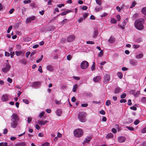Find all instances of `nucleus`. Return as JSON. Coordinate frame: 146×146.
I'll return each instance as SVG.
<instances>
[{
  "instance_id": "obj_1",
  "label": "nucleus",
  "mask_w": 146,
  "mask_h": 146,
  "mask_svg": "<svg viewBox=\"0 0 146 146\" xmlns=\"http://www.w3.org/2000/svg\"><path fill=\"white\" fill-rule=\"evenodd\" d=\"M11 127L13 128H15L17 125L19 118L18 116L15 113H13L11 116Z\"/></svg>"
},
{
  "instance_id": "obj_2",
  "label": "nucleus",
  "mask_w": 146,
  "mask_h": 146,
  "mask_svg": "<svg viewBox=\"0 0 146 146\" xmlns=\"http://www.w3.org/2000/svg\"><path fill=\"white\" fill-rule=\"evenodd\" d=\"M144 20L142 19H139L136 20L134 23L135 28L139 30H142L144 28Z\"/></svg>"
},
{
  "instance_id": "obj_3",
  "label": "nucleus",
  "mask_w": 146,
  "mask_h": 146,
  "mask_svg": "<svg viewBox=\"0 0 146 146\" xmlns=\"http://www.w3.org/2000/svg\"><path fill=\"white\" fill-rule=\"evenodd\" d=\"M86 113L84 111H82L79 113L78 116V118L79 121L82 122H84L86 121Z\"/></svg>"
},
{
  "instance_id": "obj_4",
  "label": "nucleus",
  "mask_w": 146,
  "mask_h": 146,
  "mask_svg": "<svg viewBox=\"0 0 146 146\" xmlns=\"http://www.w3.org/2000/svg\"><path fill=\"white\" fill-rule=\"evenodd\" d=\"M74 136L79 137L81 136L83 134V131L81 129H78L75 130L74 131Z\"/></svg>"
},
{
  "instance_id": "obj_5",
  "label": "nucleus",
  "mask_w": 146,
  "mask_h": 146,
  "mask_svg": "<svg viewBox=\"0 0 146 146\" xmlns=\"http://www.w3.org/2000/svg\"><path fill=\"white\" fill-rule=\"evenodd\" d=\"M89 66L88 63L86 61H82L81 64V67L82 69H85L87 68Z\"/></svg>"
},
{
  "instance_id": "obj_6",
  "label": "nucleus",
  "mask_w": 146,
  "mask_h": 146,
  "mask_svg": "<svg viewBox=\"0 0 146 146\" xmlns=\"http://www.w3.org/2000/svg\"><path fill=\"white\" fill-rule=\"evenodd\" d=\"M10 67V65L9 63H7L6 64L5 67L2 69V71L4 72H7L9 70Z\"/></svg>"
},
{
  "instance_id": "obj_7",
  "label": "nucleus",
  "mask_w": 146,
  "mask_h": 146,
  "mask_svg": "<svg viewBox=\"0 0 146 146\" xmlns=\"http://www.w3.org/2000/svg\"><path fill=\"white\" fill-rule=\"evenodd\" d=\"M110 76L106 74L104 76L103 82L104 83L106 84L110 81Z\"/></svg>"
},
{
  "instance_id": "obj_8",
  "label": "nucleus",
  "mask_w": 146,
  "mask_h": 146,
  "mask_svg": "<svg viewBox=\"0 0 146 146\" xmlns=\"http://www.w3.org/2000/svg\"><path fill=\"white\" fill-rule=\"evenodd\" d=\"M36 18V17L35 16H32L31 17L28 18L26 20V23H28L31 21L34 20Z\"/></svg>"
},
{
  "instance_id": "obj_9",
  "label": "nucleus",
  "mask_w": 146,
  "mask_h": 146,
  "mask_svg": "<svg viewBox=\"0 0 146 146\" xmlns=\"http://www.w3.org/2000/svg\"><path fill=\"white\" fill-rule=\"evenodd\" d=\"M75 38V36L74 35H71L69 36L67 38V41L70 42L73 41Z\"/></svg>"
},
{
  "instance_id": "obj_10",
  "label": "nucleus",
  "mask_w": 146,
  "mask_h": 146,
  "mask_svg": "<svg viewBox=\"0 0 146 146\" xmlns=\"http://www.w3.org/2000/svg\"><path fill=\"white\" fill-rule=\"evenodd\" d=\"M122 92V91L120 88L117 87L115 89L114 93L116 94H119Z\"/></svg>"
},
{
  "instance_id": "obj_11",
  "label": "nucleus",
  "mask_w": 146,
  "mask_h": 146,
  "mask_svg": "<svg viewBox=\"0 0 146 146\" xmlns=\"http://www.w3.org/2000/svg\"><path fill=\"white\" fill-rule=\"evenodd\" d=\"M129 62L131 64L134 66L136 65L137 63V61L136 60L133 59L130 60Z\"/></svg>"
},
{
  "instance_id": "obj_12",
  "label": "nucleus",
  "mask_w": 146,
  "mask_h": 146,
  "mask_svg": "<svg viewBox=\"0 0 146 146\" xmlns=\"http://www.w3.org/2000/svg\"><path fill=\"white\" fill-rule=\"evenodd\" d=\"M126 140L125 138L123 136L119 137L118 138V141L119 142L121 143L124 142Z\"/></svg>"
},
{
  "instance_id": "obj_13",
  "label": "nucleus",
  "mask_w": 146,
  "mask_h": 146,
  "mask_svg": "<svg viewBox=\"0 0 146 146\" xmlns=\"http://www.w3.org/2000/svg\"><path fill=\"white\" fill-rule=\"evenodd\" d=\"M1 100L4 102L7 101L8 100V97L7 94L3 95L1 97Z\"/></svg>"
},
{
  "instance_id": "obj_14",
  "label": "nucleus",
  "mask_w": 146,
  "mask_h": 146,
  "mask_svg": "<svg viewBox=\"0 0 146 146\" xmlns=\"http://www.w3.org/2000/svg\"><path fill=\"white\" fill-rule=\"evenodd\" d=\"M101 78L100 76H98L94 78L93 79V81L95 82H97L100 80Z\"/></svg>"
},
{
  "instance_id": "obj_15",
  "label": "nucleus",
  "mask_w": 146,
  "mask_h": 146,
  "mask_svg": "<svg viewBox=\"0 0 146 146\" xmlns=\"http://www.w3.org/2000/svg\"><path fill=\"white\" fill-rule=\"evenodd\" d=\"M41 83L39 82H35L33 83V85L34 86L36 87H39L40 86Z\"/></svg>"
},
{
  "instance_id": "obj_16",
  "label": "nucleus",
  "mask_w": 146,
  "mask_h": 146,
  "mask_svg": "<svg viewBox=\"0 0 146 146\" xmlns=\"http://www.w3.org/2000/svg\"><path fill=\"white\" fill-rule=\"evenodd\" d=\"M113 135L112 133H108L106 136V137L107 139H109L113 138Z\"/></svg>"
},
{
  "instance_id": "obj_17",
  "label": "nucleus",
  "mask_w": 146,
  "mask_h": 146,
  "mask_svg": "<svg viewBox=\"0 0 146 146\" xmlns=\"http://www.w3.org/2000/svg\"><path fill=\"white\" fill-rule=\"evenodd\" d=\"M92 139V137H87L84 140L83 142L84 143L86 142H88Z\"/></svg>"
},
{
  "instance_id": "obj_18",
  "label": "nucleus",
  "mask_w": 146,
  "mask_h": 146,
  "mask_svg": "<svg viewBox=\"0 0 146 146\" xmlns=\"http://www.w3.org/2000/svg\"><path fill=\"white\" fill-rule=\"evenodd\" d=\"M71 12V11L70 10H68L66 11H65L60 14V15L62 16H63L65 15L67 13H70Z\"/></svg>"
},
{
  "instance_id": "obj_19",
  "label": "nucleus",
  "mask_w": 146,
  "mask_h": 146,
  "mask_svg": "<svg viewBox=\"0 0 146 146\" xmlns=\"http://www.w3.org/2000/svg\"><path fill=\"white\" fill-rule=\"evenodd\" d=\"M115 38H114L111 37L110 39L108 40L109 42L111 43H113L115 42Z\"/></svg>"
},
{
  "instance_id": "obj_20",
  "label": "nucleus",
  "mask_w": 146,
  "mask_h": 146,
  "mask_svg": "<svg viewBox=\"0 0 146 146\" xmlns=\"http://www.w3.org/2000/svg\"><path fill=\"white\" fill-rule=\"evenodd\" d=\"M62 112L60 110H57L56 111V114L58 116H61V115L62 114Z\"/></svg>"
},
{
  "instance_id": "obj_21",
  "label": "nucleus",
  "mask_w": 146,
  "mask_h": 146,
  "mask_svg": "<svg viewBox=\"0 0 146 146\" xmlns=\"http://www.w3.org/2000/svg\"><path fill=\"white\" fill-rule=\"evenodd\" d=\"M128 21L127 18H126L122 22V25L123 26H125Z\"/></svg>"
},
{
  "instance_id": "obj_22",
  "label": "nucleus",
  "mask_w": 146,
  "mask_h": 146,
  "mask_svg": "<svg viewBox=\"0 0 146 146\" xmlns=\"http://www.w3.org/2000/svg\"><path fill=\"white\" fill-rule=\"evenodd\" d=\"M78 88V85L77 84L74 85L72 89V91L74 92H75L76 91V90Z\"/></svg>"
},
{
  "instance_id": "obj_23",
  "label": "nucleus",
  "mask_w": 146,
  "mask_h": 146,
  "mask_svg": "<svg viewBox=\"0 0 146 146\" xmlns=\"http://www.w3.org/2000/svg\"><path fill=\"white\" fill-rule=\"evenodd\" d=\"M91 69L92 71H93L95 69V62H93V64L91 67Z\"/></svg>"
},
{
  "instance_id": "obj_24",
  "label": "nucleus",
  "mask_w": 146,
  "mask_h": 146,
  "mask_svg": "<svg viewBox=\"0 0 146 146\" xmlns=\"http://www.w3.org/2000/svg\"><path fill=\"white\" fill-rule=\"evenodd\" d=\"M47 69L48 70L51 71H52L53 70V68L52 66L50 65H48L47 66Z\"/></svg>"
},
{
  "instance_id": "obj_25",
  "label": "nucleus",
  "mask_w": 146,
  "mask_h": 146,
  "mask_svg": "<svg viewBox=\"0 0 146 146\" xmlns=\"http://www.w3.org/2000/svg\"><path fill=\"white\" fill-rule=\"evenodd\" d=\"M102 7H96L95 8V10L96 12H98L99 11H100L102 10Z\"/></svg>"
},
{
  "instance_id": "obj_26",
  "label": "nucleus",
  "mask_w": 146,
  "mask_h": 146,
  "mask_svg": "<svg viewBox=\"0 0 146 146\" xmlns=\"http://www.w3.org/2000/svg\"><path fill=\"white\" fill-rule=\"evenodd\" d=\"M43 57V55H41V56L40 58H39L38 59L36 60V62L37 63H38L40 62L42 60Z\"/></svg>"
},
{
  "instance_id": "obj_27",
  "label": "nucleus",
  "mask_w": 146,
  "mask_h": 146,
  "mask_svg": "<svg viewBox=\"0 0 146 146\" xmlns=\"http://www.w3.org/2000/svg\"><path fill=\"white\" fill-rule=\"evenodd\" d=\"M110 22L111 23L116 24L117 23L116 20L114 18H111L110 20Z\"/></svg>"
},
{
  "instance_id": "obj_28",
  "label": "nucleus",
  "mask_w": 146,
  "mask_h": 146,
  "mask_svg": "<svg viewBox=\"0 0 146 146\" xmlns=\"http://www.w3.org/2000/svg\"><path fill=\"white\" fill-rule=\"evenodd\" d=\"M126 96V94L125 93H123L120 95V98L121 99L125 98Z\"/></svg>"
},
{
  "instance_id": "obj_29",
  "label": "nucleus",
  "mask_w": 146,
  "mask_h": 146,
  "mask_svg": "<svg viewBox=\"0 0 146 146\" xmlns=\"http://www.w3.org/2000/svg\"><path fill=\"white\" fill-rule=\"evenodd\" d=\"M143 56V54H139L136 56V58H142Z\"/></svg>"
},
{
  "instance_id": "obj_30",
  "label": "nucleus",
  "mask_w": 146,
  "mask_h": 146,
  "mask_svg": "<svg viewBox=\"0 0 146 146\" xmlns=\"http://www.w3.org/2000/svg\"><path fill=\"white\" fill-rule=\"evenodd\" d=\"M117 75L118 76V77L120 79H121L123 77V74L121 72H118L117 73Z\"/></svg>"
},
{
  "instance_id": "obj_31",
  "label": "nucleus",
  "mask_w": 146,
  "mask_h": 146,
  "mask_svg": "<svg viewBox=\"0 0 146 146\" xmlns=\"http://www.w3.org/2000/svg\"><path fill=\"white\" fill-rule=\"evenodd\" d=\"M103 52L102 50H101L100 53L98 54V56L100 57L102 56L103 55Z\"/></svg>"
},
{
  "instance_id": "obj_32",
  "label": "nucleus",
  "mask_w": 146,
  "mask_h": 146,
  "mask_svg": "<svg viewBox=\"0 0 146 146\" xmlns=\"http://www.w3.org/2000/svg\"><path fill=\"white\" fill-rule=\"evenodd\" d=\"M141 12L143 14H146V7L143 8L141 10Z\"/></svg>"
},
{
  "instance_id": "obj_33",
  "label": "nucleus",
  "mask_w": 146,
  "mask_h": 146,
  "mask_svg": "<svg viewBox=\"0 0 146 146\" xmlns=\"http://www.w3.org/2000/svg\"><path fill=\"white\" fill-rule=\"evenodd\" d=\"M19 62L23 64H25L26 63V61L25 59H24L20 60Z\"/></svg>"
},
{
  "instance_id": "obj_34",
  "label": "nucleus",
  "mask_w": 146,
  "mask_h": 146,
  "mask_svg": "<svg viewBox=\"0 0 146 146\" xmlns=\"http://www.w3.org/2000/svg\"><path fill=\"white\" fill-rule=\"evenodd\" d=\"M135 5H136V3L134 1L132 2V4L130 6V8H132L133 7H134L135 6Z\"/></svg>"
},
{
  "instance_id": "obj_35",
  "label": "nucleus",
  "mask_w": 146,
  "mask_h": 146,
  "mask_svg": "<svg viewBox=\"0 0 146 146\" xmlns=\"http://www.w3.org/2000/svg\"><path fill=\"white\" fill-rule=\"evenodd\" d=\"M55 102L56 104L58 105L60 104H61L60 100H58L57 99L55 100Z\"/></svg>"
},
{
  "instance_id": "obj_36",
  "label": "nucleus",
  "mask_w": 146,
  "mask_h": 146,
  "mask_svg": "<svg viewBox=\"0 0 146 146\" xmlns=\"http://www.w3.org/2000/svg\"><path fill=\"white\" fill-rule=\"evenodd\" d=\"M96 2L99 5H102V1L101 0H96Z\"/></svg>"
},
{
  "instance_id": "obj_37",
  "label": "nucleus",
  "mask_w": 146,
  "mask_h": 146,
  "mask_svg": "<svg viewBox=\"0 0 146 146\" xmlns=\"http://www.w3.org/2000/svg\"><path fill=\"white\" fill-rule=\"evenodd\" d=\"M31 0H26L23 1V3L25 4H27L29 3H30L31 2Z\"/></svg>"
},
{
  "instance_id": "obj_38",
  "label": "nucleus",
  "mask_w": 146,
  "mask_h": 146,
  "mask_svg": "<svg viewBox=\"0 0 146 146\" xmlns=\"http://www.w3.org/2000/svg\"><path fill=\"white\" fill-rule=\"evenodd\" d=\"M126 128L130 131H133L134 130V128L133 127H129L127 126L126 127Z\"/></svg>"
},
{
  "instance_id": "obj_39",
  "label": "nucleus",
  "mask_w": 146,
  "mask_h": 146,
  "mask_svg": "<svg viewBox=\"0 0 146 146\" xmlns=\"http://www.w3.org/2000/svg\"><path fill=\"white\" fill-rule=\"evenodd\" d=\"M22 53V52L21 51H16L15 52V54L17 56H19Z\"/></svg>"
},
{
  "instance_id": "obj_40",
  "label": "nucleus",
  "mask_w": 146,
  "mask_h": 146,
  "mask_svg": "<svg viewBox=\"0 0 146 146\" xmlns=\"http://www.w3.org/2000/svg\"><path fill=\"white\" fill-rule=\"evenodd\" d=\"M111 104V102L110 100H107L106 102V105L107 106H109Z\"/></svg>"
},
{
  "instance_id": "obj_41",
  "label": "nucleus",
  "mask_w": 146,
  "mask_h": 146,
  "mask_svg": "<svg viewBox=\"0 0 146 146\" xmlns=\"http://www.w3.org/2000/svg\"><path fill=\"white\" fill-rule=\"evenodd\" d=\"M98 34V31L97 30H96L94 31V37L96 38V36H97Z\"/></svg>"
},
{
  "instance_id": "obj_42",
  "label": "nucleus",
  "mask_w": 146,
  "mask_h": 146,
  "mask_svg": "<svg viewBox=\"0 0 146 146\" xmlns=\"http://www.w3.org/2000/svg\"><path fill=\"white\" fill-rule=\"evenodd\" d=\"M23 101L25 103L28 104L29 103V100L27 99H23Z\"/></svg>"
},
{
  "instance_id": "obj_43",
  "label": "nucleus",
  "mask_w": 146,
  "mask_h": 146,
  "mask_svg": "<svg viewBox=\"0 0 146 146\" xmlns=\"http://www.w3.org/2000/svg\"><path fill=\"white\" fill-rule=\"evenodd\" d=\"M50 144L49 143L46 142L42 144V146H49Z\"/></svg>"
},
{
  "instance_id": "obj_44",
  "label": "nucleus",
  "mask_w": 146,
  "mask_h": 146,
  "mask_svg": "<svg viewBox=\"0 0 146 146\" xmlns=\"http://www.w3.org/2000/svg\"><path fill=\"white\" fill-rule=\"evenodd\" d=\"M20 146H25L26 145L25 142H21L19 143Z\"/></svg>"
},
{
  "instance_id": "obj_45",
  "label": "nucleus",
  "mask_w": 146,
  "mask_h": 146,
  "mask_svg": "<svg viewBox=\"0 0 146 146\" xmlns=\"http://www.w3.org/2000/svg\"><path fill=\"white\" fill-rule=\"evenodd\" d=\"M99 112L100 114L103 115H105L106 113L105 111L103 110H101Z\"/></svg>"
},
{
  "instance_id": "obj_46",
  "label": "nucleus",
  "mask_w": 146,
  "mask_h": 146,
  "mask_svg": "<svg viewBox=\"0 0 146 146\" xmlns=\"http://www.w3.org/2000/svg\"><path fill=\"white\" fill-rule=\"evenodd\" d=\"M86 43L87 44H94V42L92 41H88L86 42Z\"/></svg>"
},
{
  "instance_id": "obj_47",
  "label": "nucleus",
  "mask_w": 146,
  "mask_h": 146,
  "mask_svg": "<svg viewBox=\"0 0 146 146\" xmlns=\"http://www.w3.org/2000/svg\"><path fill=\"white\" fill-rule=\"evenodd\" d=\"M67 21V19H64L62 21H61V24L62 25L64 24Z\"/></svg>"
},
{
  "instance_id": "obj_48",
  "label": "nucleus",
  "mask_w": 146,
  "mask_h": 146,
  "mask_svg": "<svg viewBox=\"0 0 146 146\" xmlns=\"http://www.w3.org/2000/svg\"><path fill=\"white\" fill-rule=\"evenodd\" d=\"M117 20L118 21H119L121 19V17L119 15H117L116 16Z\"/></svg>"
},
{
  "instance_id": "obj_49",
  "label": "nucleus",
  "mask_w": 146,
  "mask_h": 146,
  "mask_svg": "<svg viewBox=\"0 0 146 146\" xmlns=\"http://www.w3.org/2000/svg\"><path fill=\"white\" fill-rule=\"evenodd\" d=\"M38 123L40 125H44L43 122L42 120H38Z\"/></svg>"
},
{
  "instance_id": "obj_50",
  "label": "nucleus",
  "mask_w": 146,
  "mask_h": 146,
  "mask_svg": "<svg viewBox=\"0 0 146 146\" xmlns=\"http://www.w3.org/2000/svg\"><path fill=\"white\" fill-rule=\"evenodd\" d=\"M139 122V121L138 119H136L135 120V121L134 122V123L135 125H137Z\"/></svg>"
},
{
  "instance_id": "obj_51",
  "label": "nucleus",
  "mask_w": 146,
  "mask_h": 146,
  "mask_svg": "<svg viewBox=\"0 0 146 146\" xmlns=\"http://www.w3.org/2000/svg\"><path fill=\"white\" fill-rule=\"evenodd\" d=\"M12 26H10L8 28V30H7V32L8 33H10L11 30L12 29Z\"/></svg>"
},
{
  "instance_id": "obj_52",
  "label": "nucleus",
  "mask_w": 146,
  "mask_h": 146,
  "mask_svg": "<svg viewBox=\"0 0 146 146\" xmlns=\"http://www.w3.org/2000/svg\"><path fill=\"white\" fill-rule=\"evenodd\" d=\"M130 108L131 110H134V111L136 110H137V108L136 107H135V106H132V107H130Z\"/></svg>"
},
{
  "instance_id": "obj_53",
  "label": "nucleus",
  "mask_w": 146,
  "mask_h": 146,
  "mask_svg": "<svg viewBox=\"0 0 146 146\" xmlns=\"http://www.w3.org/2000/svg\"><path fill=\"white\" fill-rule=\"evenodd\" d=\"M127 104L129 106H130L132 104V103L131 102V100L130 99H129L128 100Z\"/></svg>"
},
{
  "instance_id": "obj_54",
  "label": "nucleus",
  "mask_w": 146,
  "mask_h": 146,
  "mask_svg": "<svg viewBox=\"0 0 146 146\" xmlns=\"http://www.w3.org/2000/svg\"><path fill=\"white\" fill-rule=\"evenodd\" d=\"M88 104L87 103L85 104H82L81 105L82 107H86L88 106Z\"/></svg>"
},
{
  "instance_id": "obj_55",
  "label": "nucleus",
  "mask_w": 146,
  "mask_h": 146,
  "mask_svg": "<svg viewBox=\"0 0 146 146\" xmlns=\"http://www.w3.org/2000/svg\"><path fill=\"white\" fill-rule=\"evenodd\" d=\"M120 102L121 103H125L126 102V100L125 99H122L120 100Z\"/></svg>"
},
{
  "instance_id": "obj_56",
  "label": "nucleus",
  "mask_w": 146,
  "mask_h": 146,
  "mask_svg": "<svg viewBox=\"0 0 146 146\" xmlns=\"http://www.w3.org/2000/svg\"><path fill=\"white\" fill-rule=\"evenodd\" d=\"M84 19V18L83 17H81L80 18L78 19V22L79 23H81L82 22V21Z\"/></svg>"
},
{
  "instance_id": "obj_57",
  "label": "nucleus",
  "mask_w": 146,
  "mask_h": 146,
  "mask_svg": "<svg viewBox=\"0 0 146 146\" xmlns=\"http://www.w3.org/2000/svg\"><path fill=\"white\" fill-rule=\"evenodd\" d=\"M7 81L10 83H11L12 82V80L10 78H8Z\"/></svg>"
},
{
  "instance_id": "obj_58",
  "label": "nucleus",
  "mask_w": 146,
  "mask_h": 146,
  "mask_svg": "<svg viewBox=\"0 0 146 146\" xmlns=\"http://www.w3.org/2000/svg\"><path fill=\"white\" fill-rule=\"evenodd\" d=\"M108 15V14L106 13H103L101 15V17H105L106 16H107Z\"/></svg>"
},
{
  "instance_id": "obj_59",
  "label": "nucleus",
  "mask_w": 146,
  "mask_h": 146,
  "mask_svg": "<svg viewBox=\"0 0 146 146\" xmlns=\"http://www.w3.org/2000/svg\"><path fill=\"white\" fill-rule=\"evenodd\" d=\"M31 53L29 51L27 52L26 53V56L27 58L30 55Z\"/></svg>"
},
{
  "instance_id": "obj_60",
  "label": "nucleus",
  "mask_w": 146,
  "mask_h": 146,
  "mask_svg": "<svg viewBox=\"0 0 146 146\" xmlns=\"http://www.w3.org/2000/svg\"><path fill=\"white\" fill-rule=\"evenodd\" d=\"M64 4H58L57 5V6L59 8H61L62 7L64 6Z\"/></svg>"
},
{
  "instance_id": "obj_61",
  "label": "nucleus",
  "mask_w": 146,
  "mask_h": 146,
  "mask_svg": "<svg viewBox=\"0 0 146 146\" xmlns=\"http://www.w3.org/2000/svg\"><path fill=\"white\" fill-rule=\"evenodd\" d=\"M38 71L40 73H42V68L41 66H40L39 67Z\"/></svg>"
},
{
  "instance_id": "obj_62",
  "label": "nucleus",
  "mask_w": 146,
  "mask_h": 146,
  "mask_svg": "<svg viewBox=\"0 0 146 146\" xmlns=\"http://www.w3.org/2000/svg\"><path fill=\"white\" fill-rule=\"evenodd\" d=\"M139 46H140L139 45L134 44L133 45V47L135 48H139Z\"/></svg>"
},
{
  "instance_id": "obj_63",
  "label": "nucleus",
  "mask_w": 146,
  "mask_h": 146,
  "mask_svg": "<svg viewBox=\"0 0 146 146\" xmlns=\"http://www.w3.org/2000/svg\"><path fill=\"white\" fill-rule=\"evenodd\" d=\"M10 54L9 52H7L6 51L5 52V56L9 57V56Z\"/></svg>"
},
{
  "instance_id": "obj_64",
  "label": "nucleus",
  "mask_w": 146,
  "mask_h": 146,
  "mask_svg": "<svg viewBox=\"0 0 146 146\" xmlns=\"http://www.w3.org/2000/svg\"><path fill=\"white\" fill-rule=\"evenodd\" d=\"M88 15V13H85L83 15L84 18L85 19L87 17Z\"/></svg>"
}]
</instances>
